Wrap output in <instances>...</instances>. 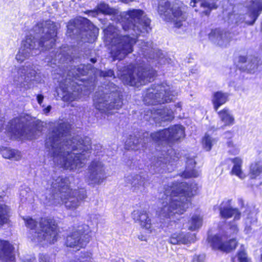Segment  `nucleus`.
I'll use <instances>...</instances> for the list:
<instances>
[{
	"instance_id": "nucleus-1",
	"label": "nucleus",
	"mask_w": 262,
	"mask_h": 262,
	"mask_svg": "<svg viewBox=\"0 0 262 262\" xmlns=\"http://www.w3.org/2000/svg\"><path fill=\"white\" fill-rule=\"evenodd\" d=\"M70 125L58 124L48 134L45 146L54 163L66 169L82 167L90 157L91 140L89 137L68 136Z\"/></svg>"
},
{
	"instance_id": "nucleus-2",
	"label": "nucleus",
	"mask_w": 262,
	"mask_h": 262,
	"mask_svg": "<svg viewBox=\"0 0 262 262\" xmlns=\"http://www.w3.org/2000/svg\"><path fill=\"white\" fill-rule=\"evenodd\" d=\"M150 24V20L143 10L132 9L126 12L121 22L122 29L128 34L122 35L118 27L108 26L104 33L112 40L111 54L113 60H122L132 53L136 38L151 30Z\"/></svg>"
},
{
	"instance_id": "nucleus-3",
	"label": "nucleus",
	"mask_w": 262,
	"mask_h": 262,
	"mask_svg": "<svg viewBox=\"0 0 262 262\" xmlns=\"http://www.w3.org/2000/svg\"><path fill=\"white\" fill-rule=\"evenodd\" d=\"M162 206L157 211L159 217L167 222L172 221L176 214L186 211L191 203V198L196 193V184L186 182L173 183L164 188Z\"/></svg>"
},
{
	"instance_id": "nucleus-4",
	"label": "nucleus",
	"mask_w": 262,
	"mask_h": 262,
	"mask_svg": "<svg viewBox=\"0 0 262 262\" xmlns=\"http://www.w3.org/2000/svg\"><path fill=\"white\" fill-rule=\"evenodd\" d=\"M56 30V25L50 20L36 24L32 29V34L23 41L15 57L16 60L22 62L31 56L52 48L55 45Z\"/></svg>"
},
{
	"instance_id": "nucleus-5",
	"label": "nucleus",
	"mask_w": 262,
	"mask_h": 262,
	"mask_svg": "<svg viewBox=\"0 0 262 262\" xmlns=\"http://www.w3.org/2000/svg\"><path fill=\"white\" fill-rule=\"evenodd\" d=\"M148 134H144L143 141L135 135H130L125 143V148L128 150H138L144 147L148 140L151 139L159 144H172L184 136V127L180 125H176L162 130L150 134V138H148Z\"/></svg>"
},
{
	"instance_id": "nucleus-6",
	"label": "nucleus",
	"mask_w": 262,
	"mask_h": 262,
	"mask_svg": "<svg viewBox=\"0 0 262 262\" xmlns=\"http://www.w3.org/2000/svg\"><path fill=\"white\" fill-rule=\"evenodd\" d=\"M120 89L112 82L102 86L96 92L94 104L97 110L104 113H112L120 109L123 104Z\"/></svg>"
},
{
	"instance_id": "nucleus-7",
	"label": "nucleus",
	"mask_w": 262,
	"mask_h": 262,
	"mask_svg": "<svg viewBox=\"0 0 262 262\" xmlns=\"http://www.w3.org/2000/svg\"><path fill=\"white\" fill-rule=\"evenodd\" d=\"M34 125V120L30 116H20L8 122L6 130L10 138L16 139L24 138L32 140L36 138Z\"/></svg>"
},
{
	"instance_id": "nucleus-8",
	"label": "nucleus",
	"mask_w": 262,
	"mask_h": 262,
	"mask_svg": "<svg viewBox=\"0 0 262 262\" xmlns=\"http://www.w3.org/2000/svg\"><path fill=\"white\" fill-rule=\"evenodd\" d=\"M156 75V71L150 67H140L133 70L132 67L118 74L123 82L128 85L138 86L150 81Z\"/></svg>"
},
{
	"instance_id": "nucleus-9",
	"label": "nucleus",
	"mask_w": 262,
	"mask_h": 262,
	"mask_svg": "<svg viewBox=\"0 0 262 262\" xmlns=\"http://www.w3.org/2000/svg\"><path fill=\"white\" fill-rule=\"evenodd\" d=\"M177 93L169 85L162 84L153 85L147 89L143 101L147 105H157L168 103L173 100Z\"/></svg>"
},
{
	"instance_id": "nucleus-10",
	"label": "nucleus",
	"mask_w": 262,
	"mask_h": 262,
	"mask_svg": "<svg viewBox=\"0 0 262 262\" xmlns=\"http://www.w3.org/2000/svg\"><path fill=\"white\" fill-rule=\"evenodd\" d=\"M86 196V190L84 188L72 189L67 193H62L60 196L59 194L56 193L54 195V199L48 202L50 205H54L62 203L67 209L74 210L80 205Z\"/></svg>"
},
{
	"instance_id": "nucleus-11",
	"label": "nucleus",
	"mask_w": 262,
	"mask_h": 262,
	"mask_svg": "<svg viewBox=\"0 0 262 262\" xmlns=\"http://www.w3.org/2000/svg\"><path fill=\"white\" fill-rule=\"evenodd\" d=\"M40 230L35 231L32 240L36 242L46 241L54 244L58 238V230L55 221L51 219L42 218L39 222Z\"/></svg>"
},
{
	"instance_id": "nucleus-12",
	"label": "nucleus",
	"mask_w": 262,
	"mask_h": 262,
	"mask_svg": "<svg viewBox=\"0 0 262 262\" xmlns=\"http://www.w3.org/2000/svg\"><path fill=\"white\" fill-rule=\"evenodd\" d=\"M158 12L165 21L173 23L174 27L180 28L186 20V14L180 8L171 7L167 0H161L159 4Z\"/></svg>"
},
{
	"instance_id": "nucleus-13",
	"label": "nucleus",
	"mask_w": 262,
	"mask_h": 262,
	"mask_svg": "<svg viewBox=\"0 0 262 262\" xmlns=\"http://www.w3.org/2000/svg\"><path fill=\"white\" fill-rule=\"evenodd\" d=\"M69 35L80 36L82 38L83 36L98 32V29L88 19L84 17H79L71 20L67 25Z\"/></svg>"
},
{
	"instance_id": "nucleus-14",
	"label": "nucleus",
	"mask_w": 262,
	"mask_h": 262,
	"mask_svg": "<svg viewBox=\"0 0 262 262\" xmlns=\"http://www.w3.org/2000/svg\"><path fill=\"white\" fill-rule=\"evenodd\" d=\"M90 233L91 230L88 225L79 226L75 231L67 236L66 246L71 248H78L79 250L90 241Z\"/></svg>"
},
{
	"instance_id": "nucleus-15",
	"label": "nucleus",
	"mask_w": 262,
	"mask_h": 262,
	"mask_svg": "<svg viewBox=\"0 0 262 262\" xmlns=\"http://www.w3.org/2000/svg\"><path fill=\"white\" fill-rule=\"evenodd\" d=\"M37 72L34 65H28L16 68L12 73L14 83L20 88H28L29 81L34 80Z\"/></svg>"
},
{
	"instance_id": "nucleus-16",
	"label": "nucleus",
	"mask_w": 262,
	"mask_h": 262,
	"mask_svg": "<svg viewBox=\"0 0 262 262\" xmlns=\"http://www.w3.org/2000/svg\"><path fill=\"white\" fill-rule=\"evenodd\" d=\"M105 166L98 159L93 160L89 164L86 180L90 185L101 184L105 179Z\"/></svg>"
},
{
	"instance_id": "nucleus-17",
	"label": "nucleus",
	"mask_w": 262,
	"mask_h": 262,
	"mask_svg": "<svg viewBox=\"0 0 262 262\" xmlns=\"http://www.w3.org/2000/svg\"><path fill=\"white\" fill-rule=\"evenodd\" d=\"M69 184L70 180L68 178L63 177L53 178L51 182V189H52L53 194L49 198V201L52 200L54 199V195L56 193L59 194L60 196L62 193H67L72 190L70 188Z\"/></svg>"
},
{
	"instance_id": "nucleus-18",
	"label": "nucleus",
	"mask_w": 262,
	"mask_h": 262,
	"mask_svg": "<svg viewBox=\"0 0 262 262\" xmlns=\"http://www.w3.org/2000/svg\"><path fill=\"white\" fill-rule=\"evenodd\" d=\"M230 34L220 28L212 29L208 35L209 40L221 47L226 46L230 40Z\"/></svg>"
},
{
	"instance_id": "nucleus-19",
	"label": "nucleus",
	"mask_w": 262,
	"mask_h": 262,
	"mask_svg": "<svg viewBox=\"0 0 262 262\" xmlns=\"http://www.w3.org/2000/svg\"><path fill=\"white\" fill-rule=\"evenodd\" d=\"M179 158L174 149L169 147L167 151L163 150L161 156L158 158L157 162L154 164V167H156V172H160L161 168H164L165 164L171 163L172 161L177 160Z\"/></svg>"
},
{
	"instance_id": "nucleus-20",
	"label": "nucleus",
	"mask_w": 262,
	"mask_h": 262,
	"mask_svg": "<svg viewBox=\"0 0 262 262\" xmlns=\"http://www.w3.org/2000/svg\"><path fill=\"white\" fill-rule=\"evenodd\" d=\"M262 11V0H255L251 2L248 7V11L245 17L246 24L253 25Z\"/></svg>"
},
{
	"instance_id": "nucleus-21",
	"label": "nucleus",
	"mask_w": 262,
	"mask_h": 262,
	"mask_svg": "<svg viewBox=\"0 0 262 262\" xmlns=\"http://www.w3.org/2000/svg\"><path fill=\"white\" fill-rule=\"evenodd\" d=\"M220 213L222 217L229 219L234 217L235 221L241 218V213L237 208H233L231 205V200L224 201L220 205Z\"/></svg>"
},
{
	"instance_id": "nucleus-22",
	"label": "nucleus",
	"mask_w": 262,
	"mask_h": 262,
	"mask_svg": "<svg viewBox=\"0 0 262 262\" xmlns=\"http://www.w3.org/2000/svg\"><path fill=\"white\" fill-rule=\"evenodd\" d=\"M15 262L13 246L6 241H0V261Z\"/></svg>"
},
{
	"instance_id": "nucleus-23",
	"label": "nucleus",
	"mask_w": 262,
	"mask_h": 262,
	"mask_svg": "<svg viewBox=\"0 0 262 262\" xmlns=\"http://www.w3.org/2000/svg\"><path fill=\"white\" fill-rule=\"evenodd\" d=\"M132 217L135 222L138 223L142 227L149 229L151 227V219L145 210H136L132 213Z\"/></svg>"
},
{
	"instance_id": "nucleus-24",
	"label": "nucleus",
	"mask_w": 262,
	"mask_h": 262,
	"mask_svg": "<svg viewBox=\"0 0 262 262\" xmlns=\"http://www.w3.org/2000/svg\"><path fill=\"white\" fill-rule=\"evenodd\" d=\"M194 234L184 233L183 232L172 234L169 239L170 243L176 244H188L194 242Z\"/></svg>"
},
{
	"instance_id": "nucleus-25",
	"label": "nucleus",
	"mask_w": 262,
	"mask_h": 262,
	"mask_svg": "<svg viewBox=\"0 0 262 262\" xmlns=\"http://www.w3.org/2000/svg\"><path fill=\"white\" fill-rule=\"evenodd\" d=\"M140 54L142 55L146 58L152 59L155 58H161L162 53L159 51L156 53V50L154 49L152 47V42L142 41L140 44Z\"/></svg>"
},
{
	"instance_id": "nucleus-26",
	"label": "nucleus",
	"mask_w": 262,
	"mask_h": 262,
	"mask_svg": "<svg viewBox=\"0 0 262 262\" xmlns=\"http://www.w3.org/2000/svg\"><path fill=\"white\" fill-rule=\"evenodd\" d=\"M126 181L131 185L133 191H143L147 185L145 178L138 174L127 177Z\"/></svg>"
},
{
	"instance_id": "nucleus-27",
	"label": "nucleus",
	"mask_w": 262,
	"mask_h": 262,
	"mask_svg": "<svg viewBox=\"0 0 262 262\" xmlns=\"http://www.w3.org/2000/svg\"><path fill=\"white\" fill-rule=\"evenodd\" d=\"M76 83L72 81L71 85L72 88H66V92L63 96L64 100L72 101L79 98L81 96V88L80 85H76Z\"/></svg>"
},
{
	"instance_id": "nucleus-28",
	"label": "nucleus",
	"mask_w": 262,
	"mask_h": 262,
	"mask_svg": "<svg viewBox=\"0 0 262 262\" xmlns=\"http://www.w3.org/2000/svg\"><path fill=\"white\" fill-rule=\"evenodd\" d=\"M152 117L156 123L160 124L162 122L171 120L174 118V116L171 110L165 108L156 111L152 114Z\"/></svg>"
},
{
	"instance_id": "nucleus-29",
	"label": "nucleus",
	"mask_w": 262,
	"mask_h": 262,
	"mask_svg": "<svg viewBox=\"0 0 262 262\" xmlns=\"http://www.w3.org/2000/svg\"><path fill=\"white\" fill-rule=\"evenodd\" d=\"M228 93H223L222 91L216 92L213 94L212 101L215 111H217L220 106L228 101Z\"/></svg>"
},
{
	"instance_id": "nucleus-30",
	"label": "nucleus",
	"mask_w": 262,
	"mask_h": 262,
	"mask_svg": "<svg viewBox=\"0 0 262 262\" xmlns=\"http://www.w3.org/2000/svg\"><path fill=\"white\" fill-rule=\"evenodd\" d=\"M98 12L103 14L116 15L118 14V11L115 9L111 8L108 5L105 3H100L97 6V9L95 10L88 11V13L95 16L98 14Z\"/></svg>"
},
{
	"instance_id": "nucleus-31",
	"label": "nucleus",
	"mask_w": 262,
	"mask_h": 262,
	"mask_svg": "<svg viewBox=\"0 0 262 262\" xmlns=\"http://www.w3.org/2000/svg\"><path fill=\"white\" fill-rule=\"evenodd\" d=\"M249 176L251 179H262V161H255L251 164Z\"/></svg>"
},
{
	"instance_id": "nucleus-32",
	"label": "nucleus",
	"mask_w": 262,
	"mask_h": 262,
	"mask_svg": "<svg viewBox=\"0 0 262 262\" xmlns=\"http://www.w3.org/2000/svg\"><path fill=\"white\" fill-rule=\"evenodd\" d=\"M195 161L193 158H187L186 161V169L183 173V176L188 178L191 177H197L199 176L198 171L194 168Z\"/></svg>"
},
{
	"instance_id": "nucleus-33",
	"label": "nucleus",
	"mask_w": 262,
	"mask_h": 262,
	"mask_svg": "<svg viewBox=\"0 0 262 262\" xmlns=\"http://www.w3.org/2000/svg\"><path fill=\"white\" fill-rule=\"evenodd\" d=\"M221 121L224 126H230L234 123V118L228 108H225L217 112Z\"/></svg>"
},
{
	"instance_id": "nucleus-34",
	"label": "nucleus",
	"mask_w": 262,
	"mask_h": 262,
	"mask_svg": "<svg viewBox=\"0 0 262 262\" xmlns=\"http://www.w3.org/2000/svg\"><path fill=\"white\" fill-rule=\"evenodd\" d=\"M231 162L233 163L231 172L241 179H244L246 176L242 170V166L243 160L239 157H236L231 160Z\"/></svg>"
},
{
	"instance_id": "nucleus-35",
	"label": "nucleus",
	"mask_w": 262,
	"mask_h": 262,
	"mask_svg": "<svg viewBox=\"0 0 262 262\" xmlns=\"http://www.w3.org/2000/svg\"><path fill=\"white\" fill-rule=\"evenodd\" d=\"M198 4L202 7L207 8V10L203 11V13L206 15L209 14L211 9L216 8L214 4L208 3L206 0H191L190 2V5L193 7L196 6V4Z\"/></svg>"
},
{
	"instance_id": "nucleus-36",
	"label": "nucleus",
	"mask_w": 262,
	"mask_h": 262,
	"mask_svg": "<svg viewBox=\"0 0 262 262\" xmlns=\"http://www.w3.org/2000/svg\"><path fill=\"white\" fill-rule=\"evenodd\" d=\"M10 208L4 204H0V227L9 222Z\"/></svg>"
},
{
	"instance_id": "nucleus-37",
	"label": "nucleus",
	"mask_w": 262,
	"mask_h": 262,
	"mask_svg": "<svg viewBox=\"0 0 262 262\" xmlns=\"http://www.w3.org/2000/svg\"><path fill=\"white\" fill-rule=\"evenodd\" d=\"M1 152L3 157L6 159L18 160L20 158V154L18 150L12 149L8 147H2L1 149Z\"/></svg>"
},
{
	"instance_id": "nucleus-38",
	"label": "nucleus",
	"mask_w": 262,
	"mask_h": 262,
	"mask_svg": "<svg viewBox=\"0 0 262 262\" xmlns=\"http://www.w3.org/2000/svg\"><path fill=\"white\" fill-rule=\"evenodd\" d=\"M90 66L81 64L77 68L73 69L69 72V76H72L73 78L76 79L81 75H85L89 72V68Z\"/></svg>"
},
{
	"instance_id": "nucleus-39",
	"label": "nucleus",
	"mask_w": 262,
	"mask_h": 262,
	"mask_svg": "<svg viewBox=\"0 0 262 262\" xmlns=\"http://www.w3.org/2000/svg\"><path fill=\"white\" fill-rule=\"evenodd\" d=\"M188 229L194 231L200 228L202 225V219L198 215H194L188 222Z\"/></svg>"
},
{
	"instance_id": "nucleus-40",
	"label": "nucleus",
	"mask_w": 262,
	"mask_h": 262,
	"mask_svg": "<svg viewBox=\"0 0 262 262\" xmlns=\"http://www.w3.org/2000/svg\"><path fill=\"white\" fill-rule=\"evenodd\" d=\"M208 243L213 249L220 250L223 243L222 238L217 235H209L208 237Z\"/></svg>"
},
{
	"instance_id": "nucleus-41",
	"label": "nucleus",
	"mask_w": 262,
	"mask_h": 262,
	"mask_svg": "<svg viewBox=\"0 0 262 262\" xmlns=\"http://www.w3.org/2000/svg\"><path fill=\"white\" fill-rule=\"evenodd\" d=\"M237 242L234 239H230L227 242H223L220 250L226 252H229L235 249Z\"/></svg>"
},
{
	"instance_id": "nucleus-42",
	"label": "nucleus",
	"mask_w": 262,
	"mask_h": 262,
	"mask_svg": "<svg viewBox=\"0 0 262 262\" xmlns=\"http://www.w3.org/2000/svg\"><path fill=\"white\" fill-rule=\"evenodd\" d=\"M62 55H61L60 53L57 55L52 53L50 57H46V60L49 64L52 66V64H56L57 63L63 62L64 60L62 59Z\"/></svg>"
},
{
	"instance_id": "nucleus-43",
	"label": "nucleus",
	"mask_w": 262,
	"mask_h": 262,
	"mask_svg": "<svg viewBox=\"0 0 262 262\" xmlns=\"http://www.w3.org/2000/svg\"><path fill=\"white\" fill-rule=\"evenodd\" d=\"M215 142L214 139H212L209 136L206 135L203 138L202 144L203 148L206 151H209L213 145V143Z\"/></svg>"
},
{
	"instance_id": "nucleus-44",
	"label": "nucleus",
	"mask_w": 262,
	"mask_h": 262,
	"mask_svg": "<svg viewBox=\"0 0 262 262\" xmlns=\"http://www.w3.org/2000/svg\"><path fill=\"white\" fill-rule=\"evenodd\" d=\"M237 258L239 262H251L250 259L248 258L245 250L242 248L237 254Z\"/></svg>"
},
{
	"instance_id": "nucleus-45",
	"label": "nucleus",
	"mask_w": 262,
	"mask_h": 262,
	"mask_svg": "<svg viewBox=\"0 0 262 262\" xmlns=\"http://www.w3.org/2000/svg\"><path fill=\"white\" fill-rule=\"evenodd\" d=\"M91 254L89 252H86L82 254L78 259L72 260L70 262H91Z\"/></svg>"
},
{
	"instance_id": "nucleus-46",
	"label": "nucleus",
	"mask_w": 262,
	"mask_h": 262,
	"mask_svg": "<svg viewBox=\"0 0 262 262\" xmlns=\"http://www.w3.org/2000/svg\"><path fill=\"white\" fill-rule=\"evenodd\" d=\"M24 220L25 222L26 226L30 228L31 230L34 229V228L36 226L37 223L36 222L33 220L32 218L30 217H27L25 218L23 217Z\"/></svg>"
},
{
	"instance_id": "nucleus-47",
	"label": "nucleus",
	"mask_w": 262,
	"mask_h": 262,
	"mask_svg": "<svg viewBox=\"0 0 262 262\" xmlns=\"http://www.w3.org/2000/svg\"><path fill=\"white\" fill-rule=\"evenodd\" d=\"M238 231V230L236 225L235 224H231L229 225V229H228L227 231H226L227 235L230 236L231 235L236 234Z\"/></svg>"
},
{
	"instance_id": "nucleus-48",
	"label": "nucleus",
	"mask_w": 262,
	"mask_h": 262,
	"mask_svg": "<svg viewBox=\"0 0 262 262\" xmlns=\"http://www.w3.org/2000/svg\"><path fill=\"white\" fill-rule=\"evenodd\" d=\"M39 262H55V261L48 255L41 254L39 256Z\"/></svg>"
},
{
	"instance_id": "nucleus-49",
	"label": "nucleus",
	"mask_w": 262,
	"mask_h": 262,
	"mask_svg": "<svg viewBox=\"0 0 262 262\" xmlns=\"http://www.w3.org/2000/svg\"><path fill=\"white\" fill-rule=\"evenodd\" d=\"M100 75L103 77H115L114 71L112 70L101 71Z\"/></svg>"
},
{
	"instance_id": "nucleus-50",
	"label": "nucleus",
	"mask_w": 262,
	"mask_h": 262,
	"mask_svg": "<svg viewBox=\"0 0 262 262\" xmlns=\"http://www.w3.org/2000/svg\"><path fill=\"white\" fill-rule=\"evenodd\" d=\"M228 152L234 155H237L239 152V149L237 146L235 145L233 147L229 148Z\"/></svg>"
},
{
	"instance_id": "nucleus-51",
	"label": "nucleus",
	"mask_w": 262,
	"mask_h": 262,
	"mask_svg": "<svg viewBox=\"0 0 262 262\" xmlns=\"http://www.w3.org/2000/svg\"><path fill=\"white\" fill-rule=\"evenodd\" d=\"M27 192L26 190H21L20 191V195L22 197L21 198V201H23L24 199L26 200L27 199Z\"/></svg>"
},
{
	"instance_id": "nucleus-52",
	"label": "nucleus",
	"mask_w": 262,
	"mask_h": 262,
	"mask_svg": "<svg viewBox=\"0 0 262 262\" xmlns=\"http://www.w3.org/2000/svg\"><path fill=\"white\" fill-rule=\"evenodd\" d=\"M43 98H44V97L42 95H38L37 96V102L38 103L41 105V103L43 101Z\"/></svg>"
},
{
	"instance_id": "nucleus-53",
	"label": "nucleus",
	"mask_w": 262,
	"mask_h": 262,
	"mask_svg": "<svg viewBox=\"0 0 262 262\" xmlns=\"http://www.w3.org/2000/svg\"><path fill=\"white\" fill-rule=\"evenodd\" d=\"M256 59L254 58L253 61H252V63L251 65L249 66V69H254L255 68H256L257 67V64H256Z\"/></svg>"
},
{
	"instance_id": "nucleus-54",
	"label": "nucleus",
	"mask_w": 262,
	"mask_h": 262,
	"mask_svg": "<svg viewBox=\"0 0 262 262\" xmlns=\"http://www.w3.org/2000/svg\"><path fill=\"white\" fill-rule=\"evenodd\" d=\"M227 144L229 148H232L235 146L236 145L234 144L232 141H228L227 142Z\"/></svg>"
},
{
	"instance_id": "nucleus-55",
	"label": "nucleus",
	"mask_w": 262,
	"mask_h": 262,
	"mask_svg": "<svg viewBox=\"0 0 262 262\" xmlns=\"http://www.w3.org/2000/svg\"><path fill=\"white\" fill-rule=\"evenodd\" d=\"M138 238L141 241H146L147 240V237L146 236L142 235V234H140L138 235Z\"/></svg>"
},
{
	"instance_id": "nucleus-56",
	"label": "nucleus",
	"mask_w": 262,
	"mask_h": 262,
	"mask_svg": "<svg viewBox=\"0 0 262 262\" xmlns=\"http://www.w3.org/2000/svg\"><path fill=\"white\" fill-rule=\"evenodd\" d=\"M51 106L50 105L48 106L47 107L44 108L43 113L45 114H48L51 111Z\"/></svg>"
},
{
	"instance_id": "nucleus-57",
	"label": "nucleus",
	"mask_w": 262,
	"mask_h": 262,
	"mask_svg": "<svg viewBox=\"0 0 262 262\" xmlns=\"http://www.w3.org/2000/svg\"><path fill=\"white\" fill-rule=\"evenodd\" d=\"M193 262H202L200 256H196L193 258Z\"/></svg>"
},
{
	"instance_id": "nucleus-58",
	"label": "nucleus",
	"mask_w": 262,
	"mask_h": 262,
	"mask_svg": "<svg viewBox=\"0 0 262 262\" xmlns=\"http://www.w3.org/2000/svg\"><path fill=\"white\" fill-rule=\"evenodd\" d=\"M239 60L242 62H247V58L245 56H240Z\"/></svg>"
},
{
	"instance_id": "nucleus-59",
	"label": "nucleus",
	"mask_w": 262,
	"mask_h": 262,
	"mask_svg": "<svg viewBox=\"0 0 262 262\" xmlns=\"http://www.w3.org/2000/svg\"><path fill=\"white\" fill-rule=\"evenodd\" d=\"M119 1L123 3H124L126 4H129L130 3L134 2L135 0H119Z\"/></svg>"
},
{
	"instance_id": "nucleus-60",
	"label": "nucleus",
	"mask_w": 262,
	"mask_h": 262,
	"mask_svg": "<svg viewBox=\"0 0 262 262\" xmlns=\"http://www.w3.org/2000/svg\"><path fill=\"white\" fill-rule=\"evenodd\" d=\"M24 262H36L35 258H31L26 259Z\"/></svg>"
},
{
	"instance_id": "nucleus-61",
	"label": "nucleus",
	"mask_w": 262,
	"mask_h": 262,
	"mask_svg": "<svg viewBox=\"0 0 262 262\" xmlns=\"http://www.w3.org/2000/svg\"><path fill=\"white\" fill-rule=\"evenodd\" d=\"M91 61L93 63H95L96 62V61H97V59L96 58H91Z\"/></svg>"
},
{
	"instance_id": "nucleus-62",
	"label": "nucleus",
	"mask_w": 262,
	"mask_h": 262,
	"mask_svg": "<svg viewBox=\"0 0 262 262\" xmlns=\"http://www.w3.org/2000/svg\"><path fill=\"white\" fill-rule=\"evenodd\" d=\"M223 128L222 126H218V125H217V126H216V128L217 129H220V128Z\"/></svg>"
},
{
	"instance_id": "nucleus-63",
	"label": "nucleus",
	"mask_w": 262,
	"mask_h": 262,
	"mask_svg": "<svg viewBox=\"0 0 262 262\" xmlns=\"http://www.w3.org/2000/svg\"><path fill=\"white\" fill-rule=\"evenodd\" d=\"M236 257H234L232 258V262H234L235 261V259Z\"/></svg>"
},
{
	"instance_id": "nucleus-64",
	"label": "nucleus",
	"mask_w": 262,
	"mask_h": 262,
	"mask_svg": "<svg viewBox=\"0 0 262 262\" xmlns=\"http://www.w3.org/2000/svg\"><path fill=\"white\" fill-rule=\"evenodd\" d=\"M137 262H145V261H138Z\"/></svg>"
}]
</instances>
